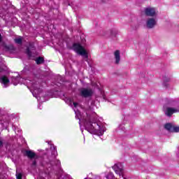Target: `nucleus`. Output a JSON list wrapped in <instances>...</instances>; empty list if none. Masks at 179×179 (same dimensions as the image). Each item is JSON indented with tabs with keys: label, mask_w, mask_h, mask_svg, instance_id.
<instances>
[{
	"label": "nucleus",
	"mask_w": 179,
	"mask_h": 179,
	"mask_svg": "<svg viewBox=\"0 0 179 179\" xmlns=\"http://www.w3.org/2000/svg\"><path fill=\"white\" fill-rule=\"evenodd\" d=\"M20 80V78L19 76L11 78V83H13V85H14V86L17 85Z\"/></svg>",
	"instance_id": "4468645a"
},
{
	"label": "nucleus",
	"mask_w": 179,
	"mask_h": 179,
	"mask_svg": "<svg viewBox=\"0 0 179 179\" xmlns=\"http://www.w3.org/2000/svg\"><path fill=\"white\" fill-rule=\"evenodd\" d=\"M73 106H74L75 108H77L78 106V103H76V102H73Z\"/></svg>",
	"instance_id": "b1692460"
},
{
	"label": "nucleus",
	"mask_w": 179,
	"mask_h": 179,
	"mask_svg": "<svg viewBox=\"0 0 179 179\" xmlns=\"http://www.w3.org/2000/svg\"><path fill=\"white\" fill-rule=\"evenodd\" d=\"M71 50H73V51H75V52H77V54H79L80 55H82V57H84L86 61L89 59V55H87V52H86V50L83 48V46H82L80 43H74L71 46Z\"/></svg>",
	"instance_id": "7ed1b4c3"
},
{
	"label": "nucleus",
	"mask_w": 179,
	"mask_h": 179,
	"mask_svg": "<svg viewBox=\"0 0 179 179\" xmlns=\"http://www.w3.org/2000/svg\"><path fill=\"white\" fill-rule=\"evenodd\" d=\"M2 42V35L0 34V43Z\"/></svg>",
	"instance_id": "393cba45"
},
{
	"label": "nucleus",
	"mask_w": 179,
	"mask_h": 179,
	"mask_svg": "<svg viewBox=\"0 0 179 179\" xmlns=\"http://www.w3.org/2000/svg\"><path fill=\"white\" fill-rule=\"evenodd\" d=\"M173 127L174 126H173V124L171 123H166L164 125L165 129H166V131H169V132H172L173 131Z\"/></svg>",
	"instance_id": "2eb2a0df"
},
{
	"label": "nucleus",
	"mask_w": 179,
	"mask_h": 179,
	"mask_svg": "<svg viewBox=\"0 0 179 179\" xmlns=\"http://www.w3.org/2000/svg\"><path fill=\"white\" fill-rule=\"evenodd\" d=\"M113 169L116 174H118L119 176H121L122 174V168L119 167L117 164H115V166H113Z\"/></svg>",
	"instance_id": "ddd939ff"
},
{
	"label": "nucleus",
	"mask_w": 179,
	"mask_h": 179,
	"mask_svg": "<svg viewBox=\"0 0 179 179\" xmlns=\"http://www.w3.org/2000/svg\"><path fill=\"white\" fill-rule=\"evenodd\" d=\"M172 132H179V127H174L172 129Z\"/></svg>",
	"instance_id": "6ab92c4d"
},
{
	"label": "nucleus",
	"mask_w": 179,
	"mask_h": 179,
	"mask_svg": "<svg viewBox=\"0 0 179 179\" xmlns=\"http://www.w3.org/2000/svg\"><path fill=\"white\" fill-rule=\"evenodd\" d=\"M36 62L37 65H41V64H44V58L39 57L36 59Z\"/></svg>",
	"instance_id": "dca6fc26"
},
{
	"label": "nucleus",
	"mask_w": 179,
	"mask_h": 179,
	"mask_svg": "<svg viewBox=\"0 0 179 179\" xmlns=\"http://www.w3.org/2000/svg\"><path fill=\"white\" fill-rule=\"evenodd\" d=\"M145 13L146 16H150L153 17V16H156V10L152 8H147L145 9Z\"/></svg>",
	"instance_id": "1a4fd4ad"
},
{
	"label": "nucleus",
	"mask_w": 179,
	"mask_h": 179,
	"mask_svg": "<svg viewBox=\"0 0 179 179\" xmlns=\"http://www.w3.org/2000/svg\"><path fill=\"white\" fill-rule=\"evenodd\" d=\"M114 56H115V64L116 65H118V64H120V61H121V53L120 50L115 51Z\"/></svg>",
	"instance_id": "9b49d317"
},
{
	"label": "nucleus",
	"mask_w": 179,
	"mask_h": 179,
	"mask_svg": "<svg viewBox=\"0 0 179 179\" xmlns=\"http://www.w3.org/2000/svg\"><path fill=\"white\" fill-rule=\"evenodd\" d=\"M1 72H2V69L0 70V73H1Z\"/></svg>",
	"instance_id": "bb28decb"
},
{
	"label": "nucleus",
	"mask_w": 179,
	"mask_h": 179,
	"mask_svg": "<svg viewBox=\"0 0 179 179\" xmlns=\"http://www.w3.org/2000/svg\"><path fill=\"white\" fill-rule=\"evenodd\" d=\"M62 84V83H59V85H61Z\"/></svg>",
	"instance_id": "cd10ccee"
},
{
	"label": "nucleus",
	"mask_w": 179,
	"mask_h": 179,
	"mask_svg": "<svg viewBox=\"0 0 179 179\" xmlns=\"http://www.w3.org/2000/svg\"><path fill=\"white\" fill-rule=\"evenodd\" d=\"M25 156L27 157L28 159L33 160V159L37 157V155L36 152H33L32 150H25Z\"/></svg>",
	"instance_id": "9d476101"
},
{
	"label": "nucleus",
	"mask_w": 179,
	"mask_h": 179,
	"mask_svg": "<svg viewBox=\"0 0 179 179\" xmlns=\"http://www.w3.org/2000/svg\"><path fill=\"white\" fill-rule=\"evenodd\" d=\"M34 51H36V46L34 45V43L31 42L27 47L25 53L29 58H31V57H33V54H34Z\"/></svg>",
	"instance_id": "39448f33"
},
{
	"label": "nucleus",
	"mask_w": 179,
	"mask_h": 179,
	"mask_svg": "<svg viewBox=\"0 0 179 179\" xmlns=\"http://www.w3.org/2000/svg\"><path fill=\"white\" fill-rule=\"evenodd\" d=\"M32 166H37V162L36 160H34L33 162H32Z\"/></svg>",
	"instance_id": "aec40b11"
},
{
	"label": "nucleus",
	"mask_w": 179,
	"mask_h": 179,
	"mask_svg": "<svg viewBox=\"0 0 179 179\" xmlns=\"http://www.w3.org/2000/svg\"><path fill=\"white\" fill-rule=\"evenodd\" d=\"M170 81V78H167V77H164V83L163 85L165 87H167V86H169V84L167 83H169Z\"/></svg>",
	"instance_id": "a211bd4d"
},
{
	"label": "nucleus",
	"mask_w": 179,
	"mask_h": 179,
	"mask_svg": "<svg viewBox=\"0 0 179 179\" xmlns=\"http://www.w3.org/2000/svg\"><path fill=\"white\" fill-rule=\"evenodd\" d=\"M76 118L77 119V120H80V117H79V115H76Z\"/></svg>",
	"instance_id": "a878e982"
},
{
	"label": "nucleus",
	"mask_w": 179,
	"mask_h": 179,
	"mask_svg": "<svg viewBox=\"0 0 179 179\" xmlns=\"http://www.w3.org/2000/svg\"><path fill=\"white\" fill-rule=\"evenodd\" d=\"M86 115L87 117L84 119V126L86 131L94 135H103L106 131V127L101 123L94 122L93 117L89 114L86 113Z\"/></svg>",
	"instance_id": "f03ea898"
},
{
	"label": "nucleus",
	"mask_w": 179,
	"mask_h": 179,
	"mask_svg": "<svg viewBox=\"0 0 179 179\" xmlns=\"http://www.w3.org/2000/svg\"><path fill=\"white\" fill-rule=\"evenodd\" d=\"M157 24V20L155 18H148L146 20V27L147 29H154Z\"/></svg>",
	"instance_id": "0eeeda50"
},
{
	"label": "nucleus",
	"mask_w": 179,
	"mask_h": 179,
	"mask_svg": "<svg viewBox=\"0 0 179 179\" xmlns=\"http://www.w3.org/2000/svg\"><path fill=\"white\" fill-rule=\"evenodd\" d=\"M103 2H106V1L103 0Z\"/></svg>",
	"instance_id": "c85d7f7f"
},
{
	"label": "nucleus",
	"mask_w": 179,
	"mask_h": 179,
	"mask_svg": "<svg viewBox=\"0 0 179 179\" xmlns=\"http://www.w3.org/2000/svg\"><path fill=\"white\" fill-rule=\"evenodd\" d=\"M2 146H3V142L0 140V148H2Z\"/></svg>",
	"instance_id": "5701e85b"
},
{
	"label": "nucleus",
	"mask_w": 179,
	"mask_h": 179,
	"mask_svg": "<svg viewBox=\"0 0 179 179\" xmlns=\"http://www.w3.org/2000/svg\"><path fill=\"white\" fill-rule=\"evenodd\" d=\"M178 150H179V146H178ZM178 155H179V152H178Z\"/></svg>",
	"instance_id": "7c9ffc66"
},
{
	"label": "nucleus",
	"mask_w": 179,
	"mask_h": 179,
	"mask_svg": "<svg viewBox=\"0 0 179 179\" xmlns=\"http://www.w3.org/2000/svg\"><path fill=\"white\" fill-rule=\"evenodd\" d=\"M79 124H80V120L79 121Z\"/></svg>",
	"instance_id": "c756f323"
},
{
	"label": "nucleus",
	"mask_w": 179,
	"mask_h": 179,
	"mask_svg": "<svg viewBox=\"0 0 179 179\" xmlns=\"http://www.w3.org/2000/svg\"><path fill=\"white\" fill-rule=\"evenodd\" d=\"M50 149L52 150L51 156L43 157L41 162V166L45 167V169H50V170H54V167L59 170L61 169V161L57 159L58 155L57 152V146L52 145Z\"/></svg>",
	"instance_id": "f257e3e1"
},
{
	"label": "nucleus",
	"mask_w": 179,
	"mask_h": 179,
	"mask_svg": "<svg viewBox=\"0 0 179 179\" xmlns=\"http://www.w3.org/2000/svg\"><path fill=\"white\" fill-rule=\"evenodd\" d=\"M4 48H6V50H7V51H9V50H10V48H9V46H8V45H4Z\"/></svg>",
	"instance_id": "412c9836"
},
{
	"label": "nucleus",
	"mask_w": 179,
	"mask_h": 179,
	"mask_svg": "<svg viewBox=\"0 0 179 179\" xmlns=\"http://www.w3.org/2000/svg\"><path fill=\"white\" fill-rule=\"evenodd\" d=\"M174 113H179L178 109L169 107L166 108L165 115H166L167 117H171L174 114Z\"/></svg>",
	"instance_id": "6e6552de"
},
{
	"label": "nucleus",
	"mask_w": 179,
	"mask_h": 179,
	"mask_svg": "<svg viewBox=\"0 0 179 179\" xmlns=\"http://www.w3.org/2000/svg\"><path fill=\"white\" fill-rule=\"evenodd\" d=\"M17 179H22V174L19 173V174L17 176Z\"/></svg>",
	"instance_id": "4be33fe9"
},
{
	"label": "nucleus",
	"mask_w": 179,
	"mask_h": 179,
	"mask_svg": "<svg viewBox=\"0 0 179 179\" xmlns=\"http://www.w3.org/2000/svg\"><path fill=\"white\" fill-rule=\"evenodd\" d=\"M9 78H8V77H6V76H1L0 77V83L2 85H4V87H6L8 83H9Z\"/></svg>",
	"instance_id": "f8f14e48"
},
{
	"label": "nucleus",
	"mask_w": 179,
	"mask_h": 179,
	"mask_svg": "<svg viewBox=\"0 0 179 179\" xmlns=\"http://www.w3.org/2000/svg\"><path fill=\"white\" fill-rule=\"evenodd\" d=\"M14 41L16 44H19L20 45L23 44V39H22V38H16Z\"/></svg>",
	"instance_id": "f3484780"
},
{
	"label": "nucleus",
	"mask_w": 179,
	"mask_h": 179,
	"mask_svg": "<svg viewBox=\"0 0 179 179\" xmlns=\"http://www.w3.org/2000/svg\"><path fill=\"white\" fill-rule=\"evenodd\" d=\"M32 87L34 89V91L32 92L34 97L38 99V97H40V94L43 92V90L41 87H38L36 84H33Z\"/></svg>",
	"instance_id": "423d86ee"
},
{
	"label": "nucleus",
	"mask_w": 179,
	"mask_h": 179,
	"mask_svg": "<svg viewBox=\"0 0 179 179\" xmlns=\"http://www.w3.org/2000/svg\"><path fill=\"white\" fill-rule=\"evenodd\" d=\"M80 96L84 97V99H87L93 96V90L91 88H82L80 90Z\"/></svg>",
	"instance_id": "20e7f679"
}]
</instances>
